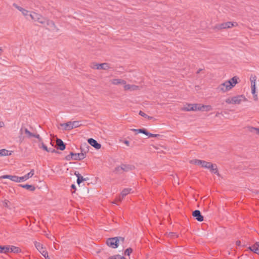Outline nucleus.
I'll list each match as a JSON object with an SVG mask.
<instances>
[{
  "label": "nucleus",
  "mask_w": 259,
  "mask_h": 259,
  "mask_svg": "<svg viewBox=\"0 0 259 259\" xmlns=\"http://www.w3.org/2000/svg\"><path fill=\"white\" fill-rule=\"evenodd\" d=\"M245 98L243 95H239L233 97L234 104H239L242 100H245Z\"/></svg>",
  "instance_id": "obj_16"
},
{
  "label": "nucleus",
  "mask_w": 259,
  "mask_h": 259,
  "mask_svg": "<svg viewBox=\"0 0 259 259\" xmlns=\"http://www.w3.org/2000/svg\"><path fill=\"white\" fill-rule=\"evenodd\" d=\"M34 169H31L29 173H28L27 175H25V177L26 180H27L29 178H31L34 175Z\"/></svg>",
  "instance_id": "obj_33"
},
{
  "label": "nucleus",
  "mask_w": 259,
  "mask_h": 259,
  "mask_svg": "<svg viewBox=\"0 0 259 259\" xmlns=\"http://www.w3.org/2000/svg\"><path fill=\"white\" fill-rule=\"evenodd\" d=\"M10 250L11 252L14 253H18L21 251V249L19 247L14 246H11L10 247Z\"/></svg>",
  "instance_id": "obj_30"
},
{
  "label": "nucleus",
  "mask_w": 259,
  "mask_h": 259,
  "mask_svg": "<svg viewBox=\"0 0 259 259\" xmlns=\"http://www.w3.org/2000/svg\"><path fill=\"white\" fill-rule=\"evenodd\" d=\"M124 88L125 90H130L131 89V85L130 84H126V83L125 84H124Z\"/></svg>",
  "instance_id": "obj_45"
},
{
  "label": "nucleus",
  "mask_w": 259,
  "mask_h": 259,
  "mask_svg": "<svg viewBox=\"0 0 259 259\" xmlns=\"http://www.w3.org/2000/svg\"><path fill=\"white\" fill-rule=\"evenodd\" d=\"M112 84L115 85L118 84H125L126 83V81L124 80L121 79H114L111 81Z\"/></svg>",
  "instance_id": "obj_19"
},
{
  "label": "nucleus",
  "mask_w": 259,
  "mask_h": 259,
  "mask_svg": "<svg viewBox=\"0 0 259 259\" xmlns=\"http://www.w3.org/2000/svg\"><path fill=\"white\" fill-rule=\"evenodd\" d=\"M72 125L73 126V128L74 127H77L80 126L79 121H74L73 122H71Z\"/></svg>",
  "instance_id": "obj_37"
},
{
  "label": "nucleus",
  "mask_w": 259,
  "mask_h": 259,
  "mask_svg": "<svg viewBox=\"0 0 259 259\" xmlns=\"http://www.w3.org/2000/svg\"><path fill=\"white\" fill-rule=\"evenodd\" d=\"M56 150L58 151L59 150L63 151L65 149L66 147H56Z\"/></svg>",
  "instance_id": "obj_46"
},
{
  "label": "nucleus",
  "mask_w": 259,
  "mask_h": 259,
  "mask_svg": "<svg viewBox=\"0 0 259 259\" xmlns=\"http://www.w3.org/2000/svg\"><path fill=\"white\" fill-rule=\"evenodd\" d=\"M34 246L37 250L45 257H48V251L44 247L43 245L39 242L35 241L34 242Z\"/></svg>",
  "instance_id": "obj_7"
},
{
  "label": "nucleus",
  "mask_w": 259,
  "mask_h": 259,
  "mask_svg": "<svg viewBox=\"0 0 259 259\" xmlns=\"http://www.w3.org/2000/svg\"><path fill=\"white\" fill-rule=\"evenodd\" d=\"M1 156L10 155L12 154V151H9L5 149L0 150Z\"/></svg>",
  "instance_id": "obj_27"
},
{
  "label": "nucleus",
  "mask_w": 259,
  "mask_h": 259,
  "mask_svg": "<svg viewBox=\"0 0 259 259\" xmlns=\"http://www.w3.org/2000/svg\"><path fill=\"white\" fill-rule=\"evenodd\" d=\"M228 81H230L233 87L237 83V77L236 76H234L228 80Z\"/></svg>",
  "instance_id": "obj_31"
},
{
  "label": "nucleus",
  "mask_w": 259,
  "mask_h": 259,
  "mask_svg": "<svg viewBox=\"0 0 259 259\" xmlns=\"http://www.w3.org/2000/svg\"><path fill=\"white\" fill-rule=\"evenodd\" d=\"M29 16L32 20L35 21H37L42 24H45L47 22L46 18L43 17L41 15L36 13L33 12L32 14H29Z\"/></svg>",
  "instance_id": "obj_6"
},
{
  "label": "nucleus",
  "mask_w": 259,
  "mask_h": 259,
  "mask_svg": "<svg viewBox=\"0 0 259 259\" xmlns=\"http://www.w3.org/2000/svg\"><path fill=\"white\" fill-rule=\"evenodd\" d=\"M21 12L22 13V14L25 16H27L28 15L29 11L24 9H23V10Z\"/></svg>",
  "instance_id": "obj_40"
},
{
  "label": "nucleus",
  "mask_w": 259,
  "mask_h": 259,
  "mask_svg": "<svg viewBox=\"0 0 259 259\" xmlns=\"http://www.w3.org/2000/svg\"><path fill=\"white\" fill-rule=\"evenodd\" d=\"M248 248L252 251L259 254V242L255 243L254 245L249 246Z\"/></svg>",
  "instance_id": "obj_18"
},
{
  "label": "nucleus",
  "mask_w": 259,
  "mask_h": 259,
  "mask_svg": "<svg viewBox=\"0 0 259 259\" xmlns=\"http://www.w3.org/2000/svg\"><path fill=\"white\" fill-rule=\"evenodd\" d=\"M201 70H202V69H199V70L197 71V73H199Z\"/></svg>",
  "instance_id": "obj_52"
},
{
  "label": "nucleus",
  "mask_w": 259,
  "mask_h": 259,
  "mask_svg": "<svg viewBox=\"0 0 259 259\" xmlns=\"http://www.w3.org/2000/svg\"><path fill=\"white\" fill-rule=\"evenodd\" d=\"M108 259H126L124 257L121 256V255L117 254L111 256L109 257Z\"/></svg>",
  "instance_id": "obj_34"
},
{
  "label": "nucleus",
  "mask_w": 259,
  "mask_h": 259,
  "mask_svg": "<svg viewBox=\"0 0 259 259\" xmlns=\"http://www.w3.org/2000/svg\"><path fill=\"white\" fill-rule=\"evenodd\" d=\"M122 167H121V165L120 166H117L115 168L114 170V172L116 174H121L123 172Z\"/></svg>",
  "instance_id": "obj_35"
},
{
  "label": "nucleus",
  "mask_w": 259,
  "mask_h": 259,
  "mask_svg": "<svg viewBox=\"0 0 259 259\" xmlns=\"http://www.w3.org/2000/svg\"><path fill=\"white\" fill-rule=\"evenodd\" d=\"M133 252V249L132 248H128L124 251V255L130 256L131 253Z\"/></svg>",
  "instance_id": "obj_36"
},
{
  "label": "nucleus",
  "mask_w": 259,
  "mask_h": 259,
  "mask_svg": "<svg viewBox=\"0 0 259 259\" xmlns=\"http://www.w3.org/2000/svg\"><path fill=\"white\" fill-rule=\"evenodd\" d=\"M2 49L0 48V51H2Z\"/></svg>",
  "instance_id": "obj_58"
},
{
  "label": "nucleus",
  "mask_w": 259,
  "mask_h": 259,
  "mask_svg": "<svg viewBox=\"0 0 259 259\" xmlns=\"http://www.w3.org/2000/svg\"><path fill=\"white\" fill-rule=\"evenodd\" d=\"M96 149H99L101 147H94Z\"/></svg>",
  "instance_id": "obj_53"
},
{
  "label": "nucleus",
  "mask_w": 259,
  "mask_h": 259,
  "mask_svg": "<svg viewBox=\"0 0 259 259\" xmlns=\"http://www.w3.org/2000/svg\"><path fill=\"white\" fill-rule=\"evenodd\" d=\"M132 190V189L131 188L124 189L121 192V196H119V198L117 199V201L119 202H121L122 199L127 194H130Z\"/></svg>",
  "instance_id": "obj_15"
},
{
  "label": "nucleus",
  "mask_w": 259,
  "mask_h": 259,
  "mask_svg": "<svg viewBox=\"0 0 259 259\" xmlns=\"http://www.w3.org/2000/svg\"><path fill=\"white\" fill-rule=\"evenodd\" d=\"M20 136L19 139L20 141L24 140L25 139H28L35 143H39L41 146H45L43 142L41 141V139L39 135L33 133L28 130L25 127H22L20 130Z\"/></svg>",
  "instance_id": "obj_1"
},
{
  "label": "nucleus",
  "mask_w": 259,
  "mask_h": 259,
  "mask_svg": "<svg viewBox=\"0 0 259 259\" xmlns=\"http://www.w3.org/2000/svg\"><path fill=\"white\" fill-rule=\"evenodd\" d=\"M234 26L232 22H227L215 25V28L217 29H227L232 27Z\"/></svg>",
  "instance_id": "obj_10"
},
{
  "label": "nucleus",
  "mask_w": 259,
  "mask_h": 259,
  "mask_svg": "<svg viewBox=\"0 0 259 259\" xmlns=\"http://www.w3.org/2000/svg\"><path fill=\"white\" fill-rule=\"evenodd\" d=\"M139 115H140L141 116H143V117H144L145 118L147 117V116H148V115L147 114H146L145 113H144L143 111H140L139 112Z\"/></svg>",
  "instance_id": "obj_44"
},
{
  "label": "nucleus",
  "mask_w": 259,
  "mask_h": 259,
  "mask_svg": "<svg viewBox=\"0 0 259 259\" xmlns=\"http://www.w3.org/2000/svg\"><path fill=\"white\" fill-rule=\"evenodd\" d=\"M203 107L200 104H189L182 108L183 111H202Z\"/></svg>",
  "instance_id": "obj_4"
},
{
  "label": "nucleus",
  "mask_w": 259,
  "mask_h": 259,
  "mask_svg": "<svg viewBox=\"0 0 259 259\" xmlns=\"http://www.w3.org/2000/svg\"><path fill=\"white\" fill-rule=\"evenodd\" d=\"M55 143H56L55 146H66L67 145L61 139L54 136L50 139V144L51 146H54Z\"/></svg>",
  "instance_id": "obj_9"
},
{
  "label": "nucleus",
  "mask_w": 259,
  "mask_h": 259,
  "mask_svg": "<svg viewBox=\"0 0 259 259\" xmlns=\"http://www.w3.org/2000/svg\"><path fill=\"white\" fill-rule=\"evenodd\" d=\"M45 258H46V259H51L48 255V257H46Z\"/></svg>",
  "instance_id": "obj_56"
},
{
  "label": "nucleus",
  "mask_w": 259,
  "mask_h": 259,
  "mask_svg": "<svg viewBox=\"0 0 259 259\" xmlns=\"http://www.w3.org/2000/svg\"><path fill=\"white\" fill-rule=\"evenodd\" d=\"M10 250V246H0V253H6L8 252Z\"/></svg>",
  "instance_id": "obj_29"
},
{
  "label": "nucleus",
  "mask_w": 259,
  "mask_h": 259,
  "mask_svg": "<svg viewBox=\"0 0 259 259\" xmlns=\"http://www.w3.org/2000/svg\"><path fill=\"white\" fill-rule=\"evenodd\" d=\"M93 68L98 70L103 69L107 70L109 68V66L107 63H103L101 64H95L93 65L92 67Z\"/></svg>",
  "instance_id": "obj_12"
},
{
  "label": "nucleus",
  "mask_w": 259,
  "mask_h": 259,
  "mask_svg": "<svg viewBox=\"0 0 259 259\" xmlns=\"http://www.w3.org/2000/svg\"><path fill=\"white\" fill-rule=\"evenodd\" d=\"M13 5V6H14L15 8H16L17 10H19V11H21L23 10V8H22V7H20V6H18V5H17L16 4H15V3H14Z\"/></svg>",
  "instance_id": "obj_41"
},
{
  "label": "nucleus",
  "mask_w": 259,
  "mask_h": 259,
  "mask_svg": "<svg viewBox=\"0 0 259 259\" xmlns=\"http://www.w3.org/2000/svg\"><path fill=\"white\" fill-rule=\"evenodd\" d=\"M124 143L125 144H128V141L125 140V141H124Z\"/></svg>",
  "instance_id": "obj_51"
},
{
  "label": "nucleus",
  "mask_w": 259,
  "mask_h": 259,
  "mask_svg": "<svg viewBox=\"0 0 259 259\" xmlns=\"http://www.w3.org/2000/svg\"><path fill=\"white\" fill-rule=\"evenodd\" d=\"M46 24H47V25L49 26L51 28H55V25L54 22L53 21L49 20L47 19V22Z\"/></svg>",
  "instance_id": "obj_32"
},
{
  "label": "nucleus",
  "mask_w": 259,
  "mask_h": 259,
  "mask_svg": "<svg viewBox=\"0 0 259 259\" xmlns=\"http://www.w3.org/2000/svg\"><path fill=\"white\" fill-rule=\"evenodd\" d=\"M39 148L43 151H46L48 153H60L59 151H58L55 148V147H38Z\"/></svg>",
  "instance_id": "obj_13"
},
{
  "label": "nucleus",
  "mask_w": 259,
  "mask_h": 259,
  "mask_svg": "<svg viewBox=\"0 0 259 259\" xmlns=\"http://www.w3.org/2000/svg\"><path fill=\"white\" fill-rule=\"evenodd\" d=\"M60 125L62 126L64 130L69 131L73 128L71 121H69L64 123H60Z\"/></svg>",
  "instance_id": "obj_17"
},
{
  "label": "nucleus",
  "mask_w": 259,
  "mask_h": 259,
  "mask_svg": "<svg viewBox=\"0 0 259 259\" xmlns=\"http://www.w3.org/2000/svg\"><path fill=\"white\" fill-rule=\"evenodd\" d=\"M256 80V77L255 75H251L250 77V80L251 82V93L253 95L254 97L257 96V95L255 94V81Z\"/></svg>",
  "instance_id": "obj_11"
},
{
  "label": "nucleus",
  "mask_w": 259,
  "mask_h": 259,
  "mask_svg": "<svg viewBox=\"0 0 259 259\" xmlns=\"http://www.w3.org/2000/svg\"><path fill=\"white\" fill-rule=\"evenodd\" d=\"M87 141L91 146H101L100 144L98 143L96 140L93 138H89Z\"/></svg>",
  "instance_id": "obj_24"
},
{
  "label": "nucleus",
  "mask_w": 259,
  "mask_h": 259,
  "mask_svg": "<svg viewBox=\"0 0 259 259\" xmlns=\"http://www.w3.org/2000/svg\"><path fill=\"white\" fill-rule=\"evenodd\" d=\"M147 136L148 137H159L160 135H158V134H151L150 133H148Z\"/></svg>",
  "instance_id": "obj_39"
},
{
  "label": "nucleus",
  "mask_w": 259,
  "mask_h": 259,
  "mask_svg": "<svg viewBox=\"0 0 259 259\" xmlns=\"http://www.w3.org/2000/svg\"><path fill=\"white\" fill-rule=\"evenodd\" d=\"M2 124H3V123L0 122V127L2 126Z\"/></svg>",
  "instance_id": "obj_55"
},
{
  "label": "nucleus",
  "mask_w": 259,
  "mask_h": 259,
  "mask_svg": "<svg viewBox=\"0 0 259 259\" xmlns=\"http://www.w3.org/2000/svg\"><path fill=\"white\" fill-rule=\"evenodd\" d=\"M47 238H50V239H51L50 237H49L48 236V235H47Z\"/></svg>",
  "instance_id": "obj_57"
},
{
  "label": "nucleus",
  "mask_w": 259,
  "mask_h": 259,
  "mask_svg": "<svg viewBox=\"0 0 259 259\" xmlns=\"http://www.w3.org/2000/svg\"><path fill=\"white\" fill-rule=\"evenodd\" d=\"M207 168L209 169L212 173L219 175V174L218 172V168L215 164H213L212 163V166H210V168Z\"/></svg>",
  "instance_id": "obj_28"
},
{
  "label": "nucleus",
  "mask_w": 259,
  "mask_h": 259,
  "mask_svg": "<svg viewBox=\"0 0 259 259\" xmlns=\"http://www.w3.org/2000/svg\"><path fill=\"white\" fill-rule=\"evenodd\" d=\"M190 163L191 164H194L196 165H201V167L204 168H210V166H212V163L211 162H207L204 160L199 159H193L190 161Z\"/></svg>",
  "instance_id": "obj_5"
},
{
  "label": "nucleus",
  "mask_w": 259,
  "mask_h": 259,
  "mask_svg": "<svg viewBox=\"0 0 259 259\" xmlns=\"http://www.w3.org/2000/svg\"><path fill=\"white\" fill-rule=\"evenodd\" d=\"M233 87L230 81H226L225 82L222 83L219 87L218 89L223 92H226L229 91Z\"/></svg>",
  "instance_id": "obj_8"
},
{
  "label": "nucleus",
  "mask_w": 259,
  "mask_h": 259,
  "mask_svg": "<svg viewBox=\"0 0 259 259\" xmlns=\"http://www.w3.org/2000/svg\"><path fill=\"white\" fill-rule=\"evenodd\" d=\"M75 175H76V176L77 177V183L78 185H80V184L83 182V181H85L86 180L85 179H84L83 178L82 176H81L78 172H76L75 171Z\"/></svg>",
  "instance_id": "obj_23"
},
{
  "label": "nucleus",
  "mask_w": 259,
  "mask_h": 259,
  "mask_svg": "<svg viewBox=\"0 0 259 259\" xmlns=\"http://www.w3.org/2000/svg\"><path fill=\"white\" fill-rule=\"evenodd\" d=\"M86 149H82L81 147V152L80 153H75L73 152H70V154L67 155L65 159L67 161L71 160H80L83 159L85 158V154L89 150V147H85Z\"/></svg>",
  "instance_id": "obj_2"
},
{
  "label": "nucleus",
  "mask_w": 259,
  "mask_h": 259,
  "mask_svg": "<svg viewBox=\"0 0 259 259\" xmlns=\"http://www.w3.org/2000/svg\"><path fill=\"white\" fill-rule=\"evenodd\" d=\"M226 102L227 104H233V97L227 99L226 100Z\"/></svg>",
  "instance_id": "obj_42"
},
{
  "label": "nucleus",
  "mask_w": 259,
  "mask_h": 259,
  "mask_svg": "<svg viewBox=\"0 0 259 259\" xmlns=\"http://www.w3.org/2000/svg\"><path fill=\"white\" fill-rule=\"evenodd\" d=\"M1 179H9L10 180L16 182L17 180L18 176L12 175H4L1 177Z\"/></svg>",
  "instance_id": "obj_20"
},
{
  "label": "nucleus",
  "mask_w": 259,
  "mask_h": 259,
  "mask_svg": "<svg viewBox=\"0 0 259 259\" xmlns=\"http://www.w3.org/2000/svg\"><path fill=\"white\" fill-rule=\"evenodd\" d=\"M131 130L134 131L137 134L141 133L145 134L146 136H147L148 133V132L144 128L139 129H132Z\"/></svg>",
  "instance_id": "obj_21"
},
{
  "label": "nucleus",
  "mask_w": 259,
  "mask_h": 259,
  "mask_svg": "<svg viewBox=\"0 0 259 259\" xmlns=\"http://www.w3.org/2000/svg\"><path fill=\"white\" fill-rule=\"evenodd\" d=\"M192 215L198 222H202L203 221V217L201 215L199 210H195L193 211Z\"/></svg>",
  "instance_id": "obj_14"
},
{
  "label": "nucleus",
  "mask_w": 259,
  "mask_h": 259,
  "mask_svg": "<svg viewBox=\"0 0 259 259\" xmlns=\"http://www.w3.org/2000/svg\"><path fill=\"white\" fill-rule=\"evenodd\" d=\"M247 130L252 133H255L259 135V128L254 127L252 126L247 127Z\"/></svg>",
  "instance_id": "obj_25"
},
{
  "label": "nucleus",
  "mask_w": 259,
  "mask_h": 259,
  "mask_svg": "<svg viewBox=\"0 0 259 259\" xmlns=\"http://www.w3.org/2000/svg\"><path fill=\"white\" fill-rule=\"evenodd\" d=\"M146 118H147L148 119H152V117H151V116H148H148H147V117H146Z\"/></svg>",
  "instance_id": "obj_50"
},
{
  "label": "nucleus",
  "mask_w": 259,
  "mask_h": 259,
  "mask_svg": "<svg viewBox=\"0 0 259 259\" xmlns=\"http://www.w3.org/2000/svg\"><path fill=\"white\" fill-rule=\"evenodd\" d=\"M121 167H122L123 171H128L132 170L134 166L130 165L121 164Z\"/></svg>",
  "instance_id": "obj_26"
},
{
  "label": "nucleus",
  "mask_w": 259,
  "mask_h": 259,
  "mask_svg": "<svg viewBox=\"0 0 259 259\" xmlns=\"http://www.w3.org/2000/svg\"><path fill=\"white\" fill-rule=\"evenodd\" d=\"M20 186L23 188H25L27 190H28L30 191H33L35 189V187L32 185H28V184L22 185V184H21V185H20Z\"/></svg>",
  "instance_id": "obj_22"
},
{
  "label": "nucleus",
  "mask_w": 259,
  "mask_h": 259,
  "mask_svg": "<svg viewBox=\"0 0 259 259\" xmlns=\"http://www.w3.org/2000/svg\"><path fill=\"white\" fill-rule=\"evenodd\" d=\"M8 202H9V201H8V200H5L4 201V206H5V207H8Z\"/></svg>",
  "instance_id": "obj_47"
},
{
  "label": "nucleus",
  "mask_w": 259,
  "mask_h": 259,
  "mask_svg": "<svg viewBox=\"0 0 259 259\" xmlns=\"http://www.w3.org/2000/svg\"><path fill=\"white\" fill-rule=\"evenodd\" d=\"M236 244H237V245H240V241H237V242H236Z\"/></svg>",
  "instance_id": "obj_49"
},
{
  "label": "nucleus",
  "mask_w": 259,
  "mask_h": 259,
  "mask_svg": "<svg viewBox=\"0 0 259 259\" xmlns=\"http://www.w3.org/2000/svg\"><path fill=\"white\" fill-rule=\"evenodd\" d=\"M37 152H38V154H42V152H40V151H39V150H37Z\"/></svg>",
  "instance_id": "obj_54"
},
{
  "label": "nucleus",
  "mask_w": 259,
  "mask_h": 259,
  "mask_svg": "<svg viewBox=\"0 0 259 259\" xmlns=\"http://www.w3.org/2000/svg\"><path fill=\"white\" fill-rule=\"evenodd\" d=\"M26 180H26L25 176H24L23 177H18L17 180L15 182H21L25 181Z\"/></svg>",
  "instance_id": "obj_38"
},
{
  "label": "nucleus",
  "mask_w": 259,
  "mask_h": 259,
  "mask_svg": "<svg viewBox=\"0 0 259 259\" xmlns=\"http://www.w3.org/2000/svg\"><path fill=\"white\" fill-rule=\"evenodd\" d=\"M202 106H204V107H203V110H204L206 108L205 110L206 111H208L211 108V107L209 105H202Z\"/></svg>",
  "instance_id": "obj_43"
},
{
  "label": "nucleus",
  "mask_w": 259,
  "mask_h": 259,
  "mask_svg": "<svg viewBox=\"0 0 259 259\" xmlns=\"http://www.w3.org/2000/svg\"><path fill=\"white\" fill-rule=\"evenodd\" d=\"M124 238L121 237H115L107 239L106 243L108 246L112 248H116L118 246V243L120 242H124Z\"/></svg>",
  "instance_id": "obj_3"
},
{
  "label": "nucleus",
  "mask_w": 259,
  "mask_h": 259,
  "mask_svg": "<svg viewBox=\"0 0 259 259\" xmlns=\"http://www.w3.org/2000/svg\"><path fill=\"white\" fill-rule=\"evenodd\" d=\"M71 188L73 189H76V187H75V185L72 184L71 185Z\"/></svg>",
  "instance_id": "obj_48"
}]
</instances>
